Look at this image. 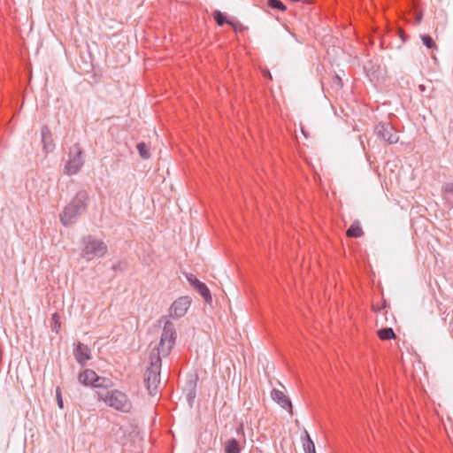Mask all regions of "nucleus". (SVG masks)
I'll return each instance as SVG.
<instances>
[{
    "label": "nucleus",
    "mask_w": 453,
    "mask_h": 453,
    "mask_svg": "<svg viewBox=\"0 0 453 453\" xmlns=\"http://www.w3.org/2000/svg\"><path fill=\"white\" fill-rule=\"evenodd\" d=\"M96 395L99 401L119 412L129 413L133 409V403L128 395L119 389L96 390Z\"/></svg>",
    "instance_id": "f257e3e1"
},
{
    "label": "nucleus",
    "mask_w": 453,
    "mask_h": 453,
    "mask_svg": "<svg viewBox=\"0 0 453 453\" xmlns=\"http://www.w3.org/2000/svg\"><path fill=\"white\" fill-rule=\"evenodd\" d=\"M88 193L84 190L79 191L71 203L65 206L63 213L60 215V220L65 226L75 222L77 218L81 215L87 207Z\"/></svg>",
    "instance_id": "f03ea898"
},
{
    "label": "nucleus",
    "mask_w": 453,
    "mask_h": 453,
    "mask_svg": "<svg viewBox=\"0 0 453 453\" xmlns=\"http://www.w3.org/2000/svg\"><path fill=\"white\" fill-rule=\"evenodd\" d=\"M176 337L177 333L174 325L169 320L165 321L156 353L153 351L151 355L159 356L160 357H167L175 344Z\"/></svg>",
    "instance_id": "7ed1b4c3"
},
{
    "label": "nucleus",
    "mask_w": 453,
    "mask_h": 453,
    "mask_svg": "<svg viewBox=\"0 0 453 453\" xmlns=\"http://www.w3.org/2000/svg\"><path fill=\"white\" fill-rule=\"evenodd\" d=\"M161 357L159 356H150V364L144 374V383L150 395L157 393L160 383Z\"/></svg>",
    "instance_id": "20e7f679"
},
{
    "label": "nucleus",
    "mask_w": 453,
    "mask_h": 453,
    "mask_svg": "<svg viewBox=\"0 0 453 453\" xmlns=\"http://www.w3.org/2000/svg\"><path fill=\"white\" fill-rule=\"evenodd\" d=\"M81 256L88 261L104 257L107 252L106 243L92 235L82 238Z\"/></svg>",
    "instance_id": "39448f33"
},
{
    "label": "nucleus",
    "mask_w": 453,
    "mask_h": 453,
    "mask_svg": "<svg viewBox=\"0 0 453 453\" xmlns=\"http://www.w3.org/2000/svg\"><path fill=\"white\" fill-rule=\"evenodd\" d=\"M83 165V150L79 143H75L69 150L68 160L65 165V173L68 175L76 174Z\"/></svg>",
    "instance_id": "423d86ee"
},
{
    "label": "nucleus",
    "mask_w": 453,
    "mask_h": 453,
    "mask_svg": "<svg viewBox=\"0 0 453 453\" xmlns=\"http://www.w3.org/2000/svg\"><path fill=\"white\" fill-rule=\"evenodd\" d=\"M374 134L387 144H395L399 141L396 129L389 122H380L374 127Z\"/></svg>",
    "instance_id": "0eeeda50"
},
{
    "label": "nucleus",
    "mask_w": 453,
    "mask_h": 453,
    "mask_svg": "<svg viewBox=\"0 0 453 453\" xmlns=\"http://www.w3.org/2000/svg\"><path fill=\"white\" fill-rule=\"evenodd\" d=\"M190 304L191 299L188 296L179 297L170 307V316L173 319L182 318L187 313Z\"/></svg>",
    "instance_id": "6e6552de"
},
{
    "label": "nucleus",
    "mask_w": 453,
    "mask_h": 453,
    "mask_svg": "<svg viewBox=\"0 0 453 453\" xmlns=\"http://www.w3.org/2000/svg\"><path fill=\"white\" fill-rule=\"evenodd\" d=\"M271 396L273 400L279 403L283 409L292 413V403L289 398L281 390L273 388L271 392Z\"/></svg>",
    "instance_id": "1a4fd4ad"
},
{
    "label": "nucleus",
    "mask_w": 453,
    "mask_h": 453,
    "mask_svg": "<svg viewBox=\"0 0 453 453\" xmlns=\"http://www.w3.org/2000/svg\"><path fill=\"white\" fill-rule=\"evenodd\" d=\"M74 356L77 362L82 366L91 358L90 349L81 342H79L74 349Z\"/></svg>",
    "instance_id": "9d476101"
},
{
    "label": "nucleus",
    "mask_w": 453,
    "mask_h": 453,
    "mask_svg": "<svg viewBox=\"0 0 453 453\" xmlns=\"http://www.w3.org/2000/svg\"><path fill=\"white\" fill-rule=\"evenodd\" d=\"M43 150L48 153L53 150L55 145L52 134L48 126H43L41 130Z\"/></svg>",
    "instance_id": "9b49d317"
},
{
    "label": "nucleus",
    "mask_w": 453,
    "mask_h": 453,
    "mask_svg": "<svg viewBox=\"0 0 453 453\" xmlns=\"http://www.w3.org/2000/svg\"><path fill=\"white\" fill-rule=\"evenodd\" d=\"M97 379V374L91 369H85L79 374L78 380L84 386H90L95 388V384Z\"/></svg>",
    "instance_id": "f8f14e48"
},
{
    "label": "nucleus",
    "mask_w": 453,
    "mask_h": 453,
    "mask_svg": "<svg viewBox=\"0 0 453 453\" xmlns=\"http://www.w3.org/2000/svg\"><path fill=\"white\" fill-rule=\"evenodd\" d=\"M348 237L358 238L364 235V231L358 221H354L346 232Z\"/></svg>",
    "instance_id": "ddd939ff"
},
{
    "label": "nucleus",
    "mask_w": 453,
    "mask_h": 453,
    "mask_svg": "<svg viewBox=\"0 0 453 453\" xmlns=\"http://www.w3.org/2000/svg\"><path fill=\"white\" fill-rule=\"evenodd\" d=\"M112 386L113 381L111 380L97 375L95 388H97V390H111L110 388H112Z\"/></svg>",
    "instance_id": "4468645a"
},
{
    "label": "nucleus",
    "mask_w": 453,
    "mask_h": 453,
    "mask_svg": "<svg viewBox=\"0 0 453 453\" xmlns=\"http://www.w3.org/2000/svg\"><path fill=\"white\" fill-rule=\"evenodd\" d=\"M241 449L236 439H230L225 443V453H240Z\"/></svg>",
    "instance_id": "2eb2a0df"
},
{
    "label": "nucleus",
    "mask_w": 453,
    "mask_h": 453,
    "mask_svg": "<svg viewBox=\"0 0 453 453\" xmlns=\"http://www.w3.org/2000/svg\"><path fill=\"white\" fill-rule=\"evenodd\" d=\"M196 290L203 296V298L204 299V301L206 303H210L211 302V296L210 289L204 283H203V282L201 284L197 283Z\"/></svg>",
    "instance_id": "dca6fc26"
},
{
    "label": "nucleus",
    "mask_w": 453,
    "mask_h": 453,
    "mask_svg": "<svg viewBox=\"0 0 453 453\" xmlns=\"http://www.w3.org/2000/svg\"><path fill=\"white\" fill-rule=\"evenodd\" d=\"M378 336L380 340H391L395 338V334L391 327H385L378 331Z\"/></svg>",
    "instance_id": "f3484780"
},
{
    "label": "nucleus",
    "mask_w": 453,
    "mask_h": 453,
    "mask_svg": "<svg viewBox=\"0 0 453 453\" xmlns=\"http://www.w3.org/2000/svg\"><path fill=\"white\" fill-rule=\"evenodd\" d=\"M305 439L303 441V446L305 453H316L315 452V445L312 440L311 439L307 431L304 432Z\"/></svg>",
    "instance_id": "a211bd4d"
},
{
    "label": "nucleus",
    "mask_w": 453,
    "mask_h": 453,
    "mask_svg": "<svg viewBox=\"0 0 453 453\" xmlns=\"http://www.w3.org/2000/svg\"><path fill=\"white\" fill-rule=\"evenodd\" d=\"M139 155L143 159H148L150 157L149 148L147 144L143 142H139L136 146Z\"/></svg>",
    "instance_id": "6ab92c4d"
},
{
    "label": "nucleus",
    "mask_w": 453,
    "mask_h": 453,
    "mask_svg": "<svg viewBox=\"0 0 453 453\" xmlns=\"http://www.w3.org/2000/svg\"><path fill=\"white\" fill-rule=\"evenodd\" d=\"M213 18L217 25L220 27L230 22V20H227L226 16L220 11H215L213 13Z\"/></svg>",
    "instance_id": "aec40b11"
},
{
    "label": "nucleus",
    "mask_w": 453,
    "mask_h": 453,
    "mask_svg": "<svg viewBox=\"0 0 453 453\" xmlns=\"http://www.w3.org/2000/svg\"><path fill=\"white\" fill-rule=\"evenodd\" d=\"M421 40L426 48H428V49H436L437 48L434 41L433 40V38L430 35H422Z\"/></svg>",
    "instance_id": "412c9836"
},
{
    "label": "nucleus",
    "mask_w": 453,
    "mask_h": 453,
    "mask_svg": "<svg viewBox=\"0 0 453 453\" xmlns=\"http://www.w3.org/2000/svg\"><path fill=\"white\" fill-rule=\"evenodd\" d=\"M268 5L273 9H278L280 11L284 12L286 10V6L280 0H267Z\"/></svg>",
    "instance_id": "4be33fe9"
},
{
    "label": "nucleus",
    "mask_w": 453,
    "mask_h": 453,
    "mask_svg": "<svg viewBox=\"0 0 453 453\" xmlns=\"http://www.w3.org/2000/svg\"><path fill=\"white\" fill-rule=\"evenodd\" d=\"M51 327L53 330L56 331V333L58 332V329L60 327V317L59 315L55 312L52 314V317H51Z\"/></svg>",
    "instance_id": "5701e85b"
},
{
    "label": "nucleus",
    "mask_w": 453,
    "mask_h": 453,
    "mask_svg": "<svg viewBox=\"0 0 453 453\" xmlns=\"http://www.w3.org/2000/svg\"><path fill=\"white\" fill-rule=\"evenodd\" d=\"M187 280L189 281V283L195 288H196V286H197V283L198 284H201L202 282L197 280L196 278H195L193 275H190V276H187Z\"/></svg>",
    "instance_id": "b1692460"
},
{
    "label": "nucleus",
    "mask_w": 453,
    "mask_h": 453,
    "mask_svg": "<svg viewBox=\"0 0 453 453\" xmlns=\"http://www.w3.org/2000/svg\"><path fill=\"white\" fill-rule=\"evenodd\" d=\"M57 401H58V407L60 409H63L64 408V403H63V399H62L61 392H60L59 388L57 389Z\"/></svg>",
    "instance_id": "393cba45"
},
{
    "label": "nucleus",
    "mask_w": 453,
    "mask_h": 453,
    "mask_svg": "<svg viewBox=\"0 0 453 453\" xmlns=\"http://www.w3.org/2000/svg\"><path fill=\"white\" fill-rule=\"evenodd\" d=\"M334 83L336 87L338 88H342L343 83H342V80L338 76V75H335L334 77Z\"/></svg>",
    "instance_id": "a878e982"
},
{
    "label": "nucleus",
    "mask_w": 453,
    "mask_h": 453,
    "mask_svg": "<svg viewBox=\"0 0 453 453\" xmlns=\"http://www.w3.org/2000/svg\"><path fill=\"white\" fill-rule=\"evenodd\" d=\"M423 18V14L421 12H415V21L417 24L420 23Z\"/></svg>",
    "instance_id": "bb28decb"
},
{
    "label": "nucleus",
    "mask_w": 453,
    "mask_h": 453,
    "mask_svg": "<svg viewBox=\"0 0 453 453\" xmlns=\"http://www.w3.org/2000/svg\"><path fill=\"white\" fill-rule=\"evenodd\" d=\"M228 25H230L234 28V31H237L242 27L241 24H236L233 21L228 22Z\"/></svg>",
    "instance_id": "cd10ccee"
},
{
    "label": "nucleus",
    "mask_w": 453,
    "mask_h": 453,
    "mask_svg": "<svg viewBox=\"0 0 453 453\" xmlns=\"http://www.w3.org/2000/svg\"><path fill=\"white\" fill-rule=\"evenodd\" d=\"M265 76H268L269 78H272V77H271V73H270L269 72H267V73H265Z\"/></svg>",
    "instance_id": "c85d7f7f"
}]
</instances>
